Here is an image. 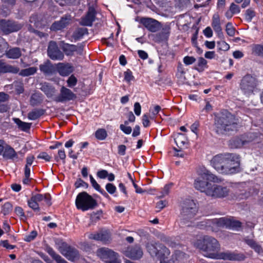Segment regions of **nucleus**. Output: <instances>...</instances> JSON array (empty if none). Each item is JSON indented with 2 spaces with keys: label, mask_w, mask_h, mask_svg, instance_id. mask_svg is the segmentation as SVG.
Listing matches in <instances>:
<instances>
[{
  "label": "nucleus",
  "mask_w": 263,
  "mask_h": 263,
  "mask_svg": "<svg viewBox=\"0 0 263 263\" xmlns=\"http://www.w3.org/2000/svg\"><path fill=\"white\" fill-rule=\"evenodd\" d=\"M140 23L149 31L155 32L160 28V23L152 18L142 17Z\"/></svg>",
  "instance_id": "nucleus-15"
},
{
  "label": "nucleus",
  "mask_w": 263,
  "mask_h": 263,
  "mask_svg": "<svg viewBox=\"0 0 263 263\" xmlns=\"http://www.w3.org/2000/svg\"><path fill=\"white\" fill-rule=\"evenodd\" d=\"M40 89L45 92L47 97L49 95V86L48 83H41L40 84Z\"/></svg>",
  "instance_id": "nucleus-52"
},
{
  "label": "nucleus",
  "mask_w": 263,
  "mask_h": 263,
  "mask_svg": "<svg viewBox=\"0 0 263 263\" xmlns=\"http://www.w3.org/2000/svg\"><path fill=\"white\" fill-rule=\"evenodd\" d=\"M175 142L178 147L183 146L186 143L185 137L182 134H178L175 138Z\"/></svg>",
  "instance_id": "nucleus-38"
},
{
  "label": "nucleus",
  "mask_w": 263,
  "mask_h": 263,
  "mask_svg": "<svg viewBox=\"0 0 263 263\" xmlns=\"http://www.w3.org/2000/svg\"><path fill=\"white\" fill-rule=\"evenodd\" d=\"M76 205L78 209L86 211L93 209L97 205V202L90 195L83 192L77 195Z\"/></svg>",
  "instance_id": "nucleus-6"
},
{
  "label": "nucleus",
  "mask_w": 263,
  "mask_h": 263,
  "mask_svg": "<svg viewBox=\"0 0 263 263\" xmlns=\"http://www.w3.org/2000/svg\"><path fill=\"white\" fill-rule=\"evenodd\" d=\"M37 19V15H33L30 17L29 21L31 24H33V26L36 28H42L46 26L47 24L46 21H44L42 18H41L40 21H36Z\"/></svg>",
  "instance_id": "nucleus-29"
},
{
  "label": "nucleus",
  "mask_w": 263,
  "mask_h": 263,
  "mask_svg": "<svg viewBox=\"0 0 263 263\" xmlns=\"http://www.w3.org/2000/svg\"><path fill=\"white\" fill-rule=\"evenodd\" d=\"M20 71V68L15 66L7 64L0 60V73L10 72L17 73Z\"/></svg>",
  "instance_id": "nucleus-23"
},
{
  "label": "nucleus",
  "mask_w": 263,
  "mask_h": 263,
  "mask_svg": "<svg viewBox=\"0 0 263 263\" xmlns=\"http://www.w3.org/2000/svg\"><path fill=\"white\" fill-rule=\"evenodd\" d=\"M37 232L35 231H32L30 234L25 236L24 240L27 242H30L33 240L37 236Z\"/></svg>",
  "instance_id": "nucleus-54"
},
{
  "label": "nucleus",
  "mask_w": 263,
  "mask_h": 263,
  "mask_svg": "<svg viewBox=\"0 0 263 263\" xmlns=\"http://www.w3.org/2000/svg\"><path fill=\"white\" fill-rule=\"evenodd\" d=\"M213 222L216 223L218 227H226L233 230H236L241 227V222L239 221L225 217L213 219Z\"/></svg>",
  "instance_id": "nucleus-11"
},
{
  "label": "nucleus",
  "mask_w": 263,
  "mask_h": 263,
  "mask_svg": "<svg viewBox=\"0 0 263 263\" xmlns=\"http://www.w3.org/2000/svg\"><path fill=\"white\" fill-rule=\"evenodd\" d=\"M13 120L21 130L27 132L30 129L31 123L23 122L18 118H13Z\"/></svg>",
  "instance_id": "nucleus-32"
},
{
  "label": "nucleus",
  "mask_w": 263,
  "mask_h": 263,
  "mask_svg": "<svg viewBox=\"0 0 263 263\" xmlns=\"http://www.w3.org/2000/svg\"><path fill=\"white\" fill-rule=\"evenodd\" d=\"M78 82L77 78L74 75L70 76L67 80V86L70 88H73Z\"/></svg>",
  "instance_id": "nucleus-42"
},
{
  "label": "nucleus",
  "mask_w": 263,
  "mask_h": 263,
  "mask_svg": "<svg viewBox=\"0 0 263 263\" xmlns=\"http://www.w3.org/2000/svg\"><path fill=\"white\" fill-rule=\"evenodd\" d=\"M197 212V207L193 200L186 199L183 201L180 216V223L181 227L192 226Z\"/></svg>",
  "instance_id": "nucleus-4"
},
{
  "label": "nucleus",
  "mask_w": 263,
  "mask_h": 263,
  "mask_svg": "<svg viewBox=\"0 0 263 263\" xmlns=\"http://www.w3.org/2000/svg\"><path fill=\"white\" fill-rule=\"evenodd\" d=\"M212 26L219 36L222 35V28L220 25V17L218 14H214L212 18Z\"/></svg>",
  "instance_id": "nucleus-25"
},
{
  "label": "nucleus",
  "mask_w": 263,
  "mask_h": 263,
  "mask_svg": "<svg viewBox=\"0 0 263 263\" xmlns=\"http://www.w3.org/2000/svg\"><path fill=\"white\" fill-rule=\"evenodd\" d=\"M120 129L125 134L129 135L132 133V129L130 126H126L125 125L121 124L120 125Z\"/></svg>",
  "instance_id": "nucleus-57"
},
{
  "label": "nucleus",
  "mask_w": 263,
  "mask_h": 263,
  "mask_svg": "<svg viewBox=\"0 0 263 263\" xmlns=\"http://www.w3.org/2000/svg\"><path fill=\"white\" fill-rule=\"evenodd\" d=\"M246 258V256L243 253L227 251L220 252L217 259L241 261H243Z\"/></svg>",
  "instance_id": "nucleus-12"
},
{
  "label": "nucleus",
  "mask_w": 263,
  "mask_h": 263,
  "mask_svg": "<svg viewBox=\"0 0 263 263\" xmlns=\"http://www.w3.org/2000/svg\"><path fill=\"white\" fill-rule=\"evenodd\" d=\"M161 108L159 105H155L153 108L152 107L150 108L149 111L151 112L152 115L150 116V118L151 119H153L155 116L157 115L159 112L161 110Z\"/></svg>",
  "instance_id": "nucleus-47"
},
{
  "label": "nucleus",
  "mask_w": 263,
  "mask_h": 263,
  "mask_svg": "<svg viewBox=\"0 0 263 263\" xmlns=\"http://www.w3.org/2000/svg\"><path fill=\"white\" fill-rule=\"evenodd\" d=\"M141 111V107L139 103L136 102L134 104V112L137 116H140Z\"/></svg>",
  "instance_id": "nucleus-61"
},
{
  "label": "nucleus",
  "mask_w": 263,
  "mask_h": 263,
  "mask_svg": "<svg viewBox=\"0 0 263 263\" xmlns=\"http://www.w3.org/2000/svg\"><path fill=\"white\" fill-rule=\"evenodd\" d=\"M229 153L221 154L217 155L213 157L211 160L212 166L218 172L223 174L227 172V169H224L227 159Z\"/></svg>",
  "instance_id": "nucleus-10"
},
{
  "label": "nucleus",
  "mask_w": 263,
  "mask_h": 263,
  "mask_svg": "<svg viewBox=\"0 0 263 263\" xmlns=\"http://www.w3.org/2000/svg\"><path fill=\"white\" fill-rule=\"evenodd\" d=\"M62 254L69 260L73 261L79 258V251L70 246H65L61 251Z\"/></svg>",
  "instance_id": "nucleus-19"
},
{
  "label": "nucleus",
  "mask_w": 263,
  "mask_h": 263,
  "mask_svg": "<svg viewBox=\"0 0 263 263\" xmlns=\"http://www.w3.org/2000/svg\"><path fill=\"white\" fill-rule=\"evenodd\" d=\"M40 70L44 73L45 75L48 76L49 74V61L47 60L44 64L40 65Z\"/></svg>",
  "instance_id": "nucleus-41"
},
{
  "label": "nucleus",
  "mask_w": 263,
  "mask_h": 263,
  "mask_svg": "<svg viewBox=\"0 0 263 263\" xmlns=\"http://www.w3.org/2000/svg\"><path fill=\"white\" fill-rule=\"evenodd\" d=\"M170 28L168 27H165L162 30L155 35V41L157 42H160L166 40L170 35Z\"/></svg>",
  "instance_id": "nucleus-26"
},
{
  "label": "nucleus",
  "mask_w": 263,
  "mask_h": 263,
  "mask_svg": "<svg viewBox=\"0 0 263 263\" xmlns=\"http://www.w3.org/2000/svg\"><path fill=\"white\" fill-rule=\"evenodd\" d=\"M227 160L224 169H227L224 174H232L240 171V158L236 154H230Z\"/></svg>",
  "instance_id": "nucleus-9"
},
{
  "label": "nucleus",
  "mask_w": 263,
  "mask_h": 263,
  "mask_svg": "<svg viewBox=\"0 0 263 263\" xmlns=\"http://www.w3.org/2000/svg\"><path fill=\"white\" fill-rule=\"evenodd\" d=\"M105 189L110 194H114L117 190L116 186L110 183H108L106 184Z\"/></svg>",
  "instance_id": "nucleus-51"
},
{
  "label": "nucleus",
  "mask_w": 263,
  "mask_h": 263,
  "mask_svg": "<svg viewBox=\"0 0 263 263\" xmlns=\"http://www.w3.org/2000/svg\"><path fill=\"white\" fill-rule=\"evenodd\" d=\"M77 98L74 94L70 89L62 86L60 90V93L58 97V101L59 102H65L73 100Z\"/></svg>",
  "instance_id": "nucleus-17"
},
{
  "label": "nucleus",
  "mask_w": 263,
  "mask_h": 263,
  "mask_svg": "<svg viewBox=\"0 0 263 263\" xmlns=\"http://www.w3.org/2000/svg\"><path fill=\"white\" fill-rule=\"evenodd\" d=\"M3 157L7 159H12L17 157V154L14 149L9 145H7L4 151Z\"/></svg>",
  "instance_id": "nucleus-28"
},
{
  "label": "nucleus",
  "mask_w": 263,
  "mask_h": 263,
  "mask_svg": "<svg viewBox=\"0 0 263 263\" xmlns=\"http://www.w3.org/2000/svg\"><path fill=\"white\" fill-rule=\"evenodd\" d=\"M256 13L254 10L251 8L246 10L245 14V19L247 22H251L253 17L255 16Z\"/></svg>",
  "instance_id": "nucleus-39"
},
{
  "label": "nucleus",
  "mask_w": 263,
  "mask_h": 263,
  "mask_svg": "<svg viewBox=\"0 0 263 263\" xmlns=\"http://www.w3.org/2000/svg\"><path fill=\"white\" fill-rule=\"evenodd\" d=\"M142 124L145 127L149 126L150 122L148 116L146 114H144L142 117Z\"/></svg>",
  "instance_id": "nucleus-63"
},
{
  "label": "nucleus",
  "mask_w": 263,
  "mask_h": 263,
  "mask_svg": "<svg viewBox=\"0 0 263 263\" xmlns=\"http://www.w3.org/2000/svg\"><path fill=\"white\" fill-rule=\"evenodd\" d=\"M108 175V172L106 170H101L97 172V176L101 179H105Z\"/></svg>",
  "instance_id": "nucleus-62"
},
{
  "label": "nucleus",
  "mask_w": 263,
  "mask_h": 263,
  "mask_svg": "<svg viewBox=\"0 0 263 263\" xmlns=\"http://www.w3.org/2000/svg\"><path fill=\"white\" fill-rule=\"evenodd\" d=\"M96 12L94 8L90 7L86 14L81 17L80 24L84 26H91L95 20Z\"/></svg>",
  "instance_id": "nucleus-16"
},
{
  "label": "nucleus",
  "mask_w": 263,
  "mask_h": 263,
  "mask_svg": "<svg viewBox=\"0 0 263 263\" xmlns=\"http://www.w3.org/2000/svg\"><path fill=\"white\" fill-rule=\"evenodd\" d=\"M63 49L67 55H72L75 51H78L81 54L83 50V47L82 45L78 46L66 44L63 46Z\"/></svg>",
  "instance_id": "nucleus-24"
},
{
  "label": "nucleus",
  "mask_w": 263,
  "mask_h": 263,
  "mask_svg": "<svg viewBox=\"0 0 263 263\" xmlns=\"http://www.w3.org/2000/svg\"><path fill=\"white\" fill-rule=\"evenodd\" d=\"M170 188H171V186L170 185H166L164 187V188L161 192V195L159 196V198H163L165 196L168 195L169 193V192H170Z\"/></svg>",
  "instance_id": "nucleus-59"
},
{
  "label": "nucleus",
  "mask_w": 263,
  "mask_h": 263,
  "mask_svg": "<svg viewBox=\"0 0 263 263\" xmlns=\"http://www.w3.org/2000/svg\"><path fill=\"white\" fill-rule=\"evenodd\" d=\"M47 195L45 194L44 195L40 194H36L31 197V198L33 199L34 201L38 203V202L43 200L45 199L47 201H48V197H47Z\"/></svg>",
  "instance_id": "nucleus-48"
},
{
  "label": "nucleus",
  "mask_w": 263,
  "mask_h": 263,
  "mask_svg": "<svg viewBox=\"0 0 263 263\" xmlns=\"http://www.w3.org/2000/svg\"><path fill=\"white\" fill-rule=\"evenodd\" d=\"M89 177L92 186L94 187L95 189H96L97 191H98L101 188L100 185L97 182L92 175H90Z\"/></svg>",
  "instance_id": "nucleus-60"
},
{
  "label": "nucleus",
  "mask_w": 263,
  "mask_h": 263,
  "mask_svg": "<svg viewBox=\"0 0 263 263\" xmlns=\"http://www.w3.org/2000/svg\"><path fill=\"white\" fill-rule=\"evenodd\" d=\"M106 136L107 133L104 129H99L95 133L96 138L100 140H104L106 138Z\"/></svg>",
  "instance_id": "nucleus-40"
},
{
  "label": "nucleus",
  "mask_w": 263,
  "mask_h": 263,
  "mask_svg": "<svg viewBox=\"0 0 263 263\" xmlns=\"http://www.w3.org/2000/svg\"><path fill=\"white\" fill-rule=\"evenodd\" d=\"M124 74V80L128 83L130 82L132 80H133L134 79V77L133 76L132 72L129 69L125 71Z\"/></svg>",
  "instance_id": "nucleus-53"
},
{
  "label": "nucleus",
  "mask_w": 263,
  "mask_h": 263,
  "mask_svg": "<svg viewBox=\"0 0 263 263\" xmlns=\"http://www.w3.org/2000/svg\"><path fill=\"white\" fill-rule=\"evenodd\" d=\"M244 241L259 255L263 256V249L261 246L254 239L246 237L244 238Z\"/></svg>",
  "instance_id": "nucleus-22"
},
{
  "label": "nucleus",
  "mask_w": 263,
  "mask_h": 263,
  "mask_svg": "<svg viewBox=\"0 0 263 263\" xmlns=\"http://www.w3.org/2000/svg\"><path fill=\"white\" fill-rule=\"evenodd\" d=\"M166 201H159L156 204V208L158 209V211H160L162 209H163L166 205Z\"/></svg>",
  "instance_id": "nucleus-64"
},
{
  "label": "nucleus",
  "mask_w": 263,
  "mask_h": 263,
  "mask_svg": "<svg viewBox=\"0 0 263 263\" xmlns=\"http://www.w3.org/2000/svg\"><path fill=\"white\" fill-rule=\"evenodd\" d=\"M68 21L67 19L62 18L60 21L53 23L50 29L54 30H59L65 28L67 25Z\"/></svg>",
  "instance_id": "nucleus-30"
},
{
  "label": "nucleus",
  "mask_w": 263,
  "mask_h": 263,
  "mask_svg": "<svg viewBox=\"0 0 263 263\" xmlns=\"http://www.w3.org/2000/svg\"><path fill=\"white\" fill-rule=\"evenodd\" d=\"M42 101V95L39 92H35L32 95L30 102L32 106H35L41 103Z\"/></svg>",
  "instance_id": "nucleus-33"
},
{
  "label": "nucleus",
  "mask_w": 263,
  "mask_h": 263,
  "mask_svg": "<svg viewBox=\"0 0 263 263\" xmlns=\"http://www.w3.org/2000/svg\"><path fill=\"white\" fill-rule=\"evenodd\" d=\"M211 194L208 196L221 198L227 196L230 192L229 189L226 186L218 185H213L211 189Z\"/></svg>",
  "instance_id": "nucleus-18"
},
{
  "label": "nucleus",
  "mask_w": 263,
  "mask_h": 263,
  "mask_svg": "<svg viewBox=\"0 0 263 263\" xmlns=\"http://www.w3.org/2000/svg\"><path fill=\"white\" fill-rule=\"evenodd\" d=\"M44 114V110L42 109H35L30 112L28 115V117L30 120H36Z\"/></svg>",
  "instance_id": "nucleus-37"
},
{
  "label": "nucleus",
  "mask_w": 263,
  "mask_h": 263,
  "mask_svg": "<svg viewBox=\"0 0 263 263\" xmlns=\"http://www.w3.org/2000/svg\"><path fill=\"white\" fill-rule=\"evenodd\" d=\"M196 245L202 251L203 255L208 258L217 259L220 254V245L215 238L204 236L201 242L197 241Z\"/></svg>",
  "instance_id": "nucleus-2"
},
{
  "label": "nucleus",
  "mask_w": 263,
  "mask_h": 263,
  "mask_svg": "<svg viewBox=\"0 0 263 263\" xmlns=\"http://www.w3.org/2000/svg\"><path fill=\"white\" fill-rule=\"evenodd\" d=\"M64 57L63 53L59 49L54 42L50 41V59L62 60Z\"/></svg>",
  "instance_id": "nucleus-20"
},
{
  "label": "nucleus",
  "mask_w": 263,
  "mask_h": 263,
  "mask_svg": "<svg viewBox=\"0 0 263 263\" xmlns=\"http://www.w3.org/2000/svg\"><path fill=\"white\" fill-rule=\"evenodd\" d=\"M227 33L230 36H233L235 33V28L231 23H228L226 25V29Z\"/></svg>",
  "instance_id": "nucleus-46"
},
{
  "label": "nucleus",
  "mask_w": 263,
  "mask_h": 263,
  "mask_svg": "<svg viewBox=\"0 0 263 263\" xmlns=\"http://www.w3.org/2000/svg\"><path fill=\"white\" fill-rule=\"evenodd\" d=\"M9 96L4 92H0V112H6L8 110L7 102L9 100Z\"/></svg>",
  "instance_id": "nucleus-27"
},
{
  "label": "nucleus",
  "mask_w": 263,
  "mask_h": 263,
  "mask_svg": "<svg viewBox=\"0 0 263 263\" xmlns=\"http://www.w3.org/2000/svg\"><path fill=\"white\" fill-rule=\"evenodd\" d=\"M12 85L18 93H21L24 91V88L22 83L18 81H15L13 82Z\"/></svg>",
  "instance_id": "nucleus-45"
},
{
  "label": "nucleus",
  "mask_w": 263,
  "mask_h": 263,
  "mask_svg": "<svg viewBox=\"0 0 263 263\" xmlns=\"http://www.w3.org/2000/svg\"><path fill=\"white\" fill-rule=\"evenodd\" d=\"M229 10L234 14L239 13L240 12V9L239 7L235 4L234 3H232L230 6Z\"/></svg>",
  "instance_id": "nucleus-56"
},
{
  "label": "nucleus",
  "mask_w": 263,
  "mask_h": 263,
  "mask_svg": "<svg viewBox=\"0 0 263 263\" xmlns=\"http://www.w3.org/2000/svg\"><path fill=\"white\" fill-rule=\"evenodd\" d=\"M56 68L59 74L63 77L68 76L74 70L73 67L69 63H59L56 65Z\"/></svg>",
  "instance_id": "nucleus-21"
},
{
  "label": "nucleus",
  "mask_w": 263,
  "mask_h": 263,
  "mask_svg": "<svg viewBox=\"0 0 263 263\" xmlns=\"http://www.w3.org/2000/svg\"><path fill=\"white\" fill-rule=\"evenodd\" d=\"M124 254L127 257L133 259H138L143 256L142 249L139 246L129 247L123 251Z\"/></svg>",
  "instance_id": "nucleus-14"
},
{
  "label": "nucleus",
  "mask_w": 263,
  "mask_h": 263,
  "mask_svg": "<svg viewBox=\"0 0 263 263\" xmlns=\"http://www.w3.org/2000/svg\"><path fill=\"white\" fill-rule=\"evenodd\" d=\"M28 30L31 32H33L37 35H38L40 37L48 36V34L46 33H43L40 31L35 30L31 24L29 25L28 27Z\"/></svg>",
  "instance_id": "nucleus-49"
},
{
  "label": "nucleus",
  "mask_w": 263,
  "mask_h": 263,
  "mask_svg": "<svg viewBox=\"0 0 263 263\" xmlns=\"http://www.w3.org/2000/svg\"><path fill=\"white\" fill-rule=\"evenodd\" d=\"M88 33V29L86 28H78L72 34V37L76 41L82 39L85 34Z\"/></svg>",
  "instance_id": "nucleus-31"
},
{
  "label": "nucleus",
  "mask_w": 263,
  "mask_h": 263,
  "mask_svg": "<svg viewBox=\"0 0 263 263\" xmlns=\"http://www.w3.org/2000/svg\"><path fill=\"white\" fill-rule=\"evenodd\" d=\"M207 67V61L203 58L200 57L198 59L197 65L195 69L199 72L203 71Z\"/></svg>",
  "instance_id": "nucleus-35"
},
{
  "label": "nucleus",
  "mask_w": 263,
  "mask_h": 263,
  "mask_svg": "<svg viewBox=\"0 0 263 263\" xmlns=\"http://www.w3.org/2000/svg\"><path fill=\"white\" fill-rule=\"evenodd\" d=\"M28 206L34 211H39V206L38 203L33 200L31 198L28 201Z\"/></svg>",
  "instance_id": "nucleus-50"
},
{
  "label": "nucleus",
  "mask_w": 263,
  "mask_h": 263,
  "mask_svg": "<svg viewBox=\"0 0 263 263\" xmlns=\"http://www.w3.org/2000/svg\"><path fill=\"white\" fill-rule=\"evenodd\" d=\"M254 134L253 133H249L246 136L242 137L241 139H238L237 142L241 145H245L247 143L252 141L254 140Z\"/></svg>",
  "instance_id": "nucleus-34"
},
{
  "label": "nucleus",
  "mask_w": 263,
  "mask_h": 263,
  "mask_svg": "<svg viewBox=\"0 0 263 263\" xmlns=\"http://www.w3.org/2000/svg\"><path fill=\"white\" fill-rule=\"evenodd\" d=\"M88 238L90 239L101 241L103 243H106L111 240V234L107 230H101L96 233L89 234Z\"/></svg>",
  "instance_id": "nucleus-13"
},
{
  "label": "nucleus",
  "mask_w": 263,
  "mask_h": 263,
  "mask_svg": "<svg viewBox=\"0 0 263 263\" xmlns=\"http://www.w3.org/2000/svg\"><path fill=\"white\" fill-rule=\"evenodd\" d=\"M238 120L231 113L227 112L217 118L215 121V130L218 134H224L226 132L236 130Z\"/></svg>",
  "instance_id": "nucleus-3"
},
{
  "label": "nucleus",
  "mask_w": 263,
  "mask_h": 263,
  "mask_svg": "<svg viewBox=\"0 0 263 263\" xmlns=\"http://www.w3.org/2000/svg\"><path fill=\"white\" fill-rule=\"evenodd\" d=\"M96 253L97 255L105 263H121L118 258V254L109 248H99Z\"/></svg>",
  "instance_id": "nucleus-8"
},
{
  "label": "nucleus",
  "mask_w": 263,
  "mask_h": 263,
  "mask_svg": "<svg viewBox=\"0 0 263 263\" xmlns=\"http://www.w3.org/2000/svg\"><path fill=\"white\" fill-rule=\"evenodd\" d=\"M217 46L220 50L228 51L230 49L229 45L224 41L218 42Z\"/></svg>",
  "instance_id": "nucleus-44"
},
{
  "label": "nucleus",
  "mask_w": 263,
  "mask_h": 263,
  "mask_svg": "<svg viewBox=\"0 0 263 263\" xmlns=\"http://www.w3.org/2000/svg\"><path fill=\"white\" fill-rule=\"evenodd\" d=\"M14 211L16 215L20 216L21 218V219H23V217H25L24 210L21 207L16 206L15 208Z\"/></svg>",
  "instance_id": "nucleus-58"
},
{
  "label": "nucleus",
  "mask_w": 263,
  "mask_h": 263,
  "mask_svg": "<svg viewBox=\"0 0 263 263\" xmlns=\"http://www.w3.org/2000/svg\"><path fill=\"white\" fill-rule=\"evenodd\" d=\"M37 68L35 67H31L28 68L22 69L19 72V75L23 77H28L36 73Z\"/></svg>",
  "instance_id": "nucleus-36"
},
{
  "label": "nucleus",
  "mask_w": 263,
  "mask_h": 263,
  "mask_svg": "<svg viewBox=\"0 0 263 263\" xmlns=\"http://www.w3.org/2000/svg\"><path fill=\"white\" fill-rule=\"evenodd\" d=\"M198 176L195 179L194 185L195 188L206 195L211 194V189L212 185L211 182H219L221 181L215 175L209 171L203 168L198 172Z\"/></svg>",
  "instance_id": "nucleus-1"
},
{
  "label": "nucleus",
  "mask_w": 263,
  "mask_h": 263,
  "mask_svg": "<svg viewBox=\"0 0 263 263\" xmlns=\"http://www.w3.org/2000/svg\"><path fill=\"white\" fill-rule=\"evenodd\" d=\"M12 210V205L10 202L5 203L3 207L2 212L4 215H6L8 214Z\"/></svg>",
  "instance_id": "nucleus-43"
},
{
  "label": "nucleus",
  "mask_w": 263,
  "mask_h": 263,
  "mask_svg": "<svg viewBox=\"0 0 263 263\" xmlns=\"http://www.w3.org/2000/svg\"><path fill=\"white\" fill-rule=\"evenodd\" d=\"M259 84V81L255 76L247 74L241 79L239 87L244 95L250 96L258 91Z\"/></svg>",
  "instance_id": "nucleus-5"
},
{
  "label": "nucleus",
  "mask_w": 263,
  "mask_h": 263,
  "mask_svg": "<svg viewBox=\"0 0 263 263\" xmlns=\"http://www.w3.org/2000/svg\"><path fill=\"white\" fill-rule=\"evenodd\" d=\"M24 26V24L9 19H0V31L5 35L17 32Z\"/></svg>",
  "instance_id": "nucleus-7"
},
{
  "label": "nucleus",
  "mask_w": 263,
  "mask_h": 263,
  "mask_svg": "<svg viewBox=\"0 0 263 263\" xmlns=\"http://www.w3.org/2000/svg\"><path fill=\"white\" fill-rule=\"evenodd\" d=\"M183 62L186 65L193 64L196 61V59L193 57L186 56L183 58Z\"/></svg>",
  "instance_id": "nucleus-55"
}]
</instances>
